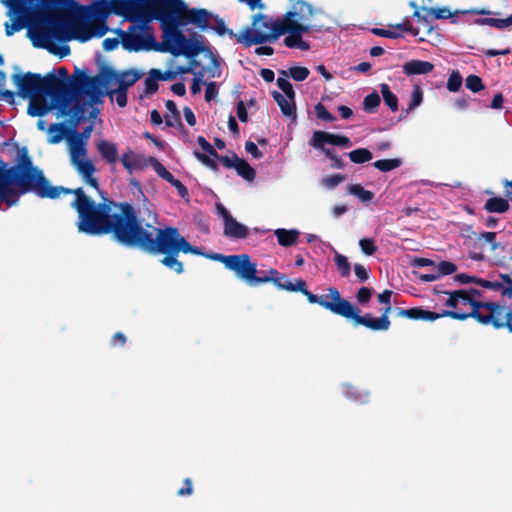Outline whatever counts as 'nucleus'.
Here are the masks:
<instances>
[{
  "instance_id": "1",
  "label": "nucleus",
  "mask_w": 512,
  "mask_h": 512,
  "mask_svg": "<svg viewBox=\"0 0 512 512\" xmlns=\"http://www.w3.org/2000/svg\"><path fill=\"white\" fill-rule=\"evenodd\" d=\"M13 81L19 94L29 98L28 114L33 117L55 111L58 118L68 116L75 122L86 117L95 118L105 96L103 81L97 77L87 79L77 92H68L65 84L53 73L45 76L15 74Z\"/></svg>"
},
{
  "instance_id": "2",
  "label": "nucleus",
  "mask_w": 512,
  "mask_h": 512,
  "mask_svg": "<svg viewBox=\"0 0 512 512\" xmlns=\"http://www.w3.org/2000/svg\"><path fill=\"white\" fill-rule=\"evenodd\" d=\"M78 212L77 227L88 235L112 234L125 247L135 248L142 223L134 207L128 202H115L103 197L96 203L87 194H75Z\"/></svg>"
},
{
  "instance_id": "3",
  "label": "nucleus",
  "mask_w": 512,
  "mask_h": 512,
  "mask_svg": "<svg viewBox=\"0 0 512 512\" xmlns=\"http://www.w3.org/2000/svg\"><path fill=\"white\" fill-rule=\"evenodd\" d=\"M47 23L37 25L31 31L33 43L37 47L54 52L55 45L61 40L79 39L85 42L92 37H102L107 27L101 21H94L80 15L61 17L54 9L51 0H47Z\"/></svg>"
},
{
  "instance_id": "4",
  "label": "nucleus",
  "mask_w": 512,
  "mask_h": 512,
  "mask_svg": "<svg viewBox=\"0 0 512 512\" xmlns=\"http://www.w3.org/2000/svg\"><path fill=\"white\" fill-rule=\"evenodd\" d=\"M142 225L135 248L150 255H164L161 264L177 274L184 272L183 263L178 260L180 252L203 255L200 248L192 246L179 232L177 227L157 228L151 224Z\"/></svg>"
},
{
  "instance_id": "5",
  "label": "nucleus",
  "mask_w": 512,
  "mask_h": 512,
  "mask_svg": "<svg viewBox=\"0 0 512 512\" xmlns=\"http://www.w3.org/2000/svg\"><path fill=\"white\" fill-rule=\"evenodd\" d=\"M318 14H320V11L311 4L296 1L291 10L281 16L286 32L283 44L290 49L309 50L310 43L304 39V36L311 31H318L322 27L315 22Z\"/></svg>"
},
{
  "instance_id": "6",
  "label": "nucleus",
  "mask_w": 512,
  "mask_h": 512,
  "mask_svg": "<svg viewBox=\"0 0 512 512\" xmlns=\"http://www.w3.org/2000/svg\"><path fill=\"white\" fill-rule=\"evenodd\" d=\"M161 51L169 52L174 56L184 55L188 58L201 55L204 60H207V65L203 66L204 71H209L211 77L219 76L216 57L204 47L198 37L187 38L176 28L167 29L164 31Z\"/></svg>"
},
{
  "instance_id": "7",
  "label": "nucleus",
  "mask_w": 512,
  "mask_h": 512,
  "mask_svg": "<svg viewBox=\"0 0 512 512\" xmlns=\"http://www.w3.org/2000/svg\"><path fill=\"white\" fill-rule=\"evenodd\" d=\"M281 36L286 37V32L281 17H272L258 13L252 17L249 26L243 28L235 35L238 43L246 47L264 43H274Z\"/></svg>"
},
{
  "instance_id": "8",
  "label": "nucleus",
  "mask_w": 512,
  "mask_h": 512,
  "mask_svg": "<svg viewBox=\"0 0 512 512\" xmlns=\"http://www.w3.org/2000/svg\"><path fill=\"white\" fill-rule=\"evenodd\" d=\"M48 15L47 0H13L10 7L13 23H6V34L11 36L28 26V33L33 41L31 30L37 25L46 24Z\"/></svg>"
},
{
  "instance_id": "9",
  "label": "nucleus",
  "mask_w": 512,
  "mask_h": 512,
  "mask_svg": "<svg viewBox=\"0 0 512 512\" xmlns=\"http://www.w3.org/2000/svg\"><path fill=\"white\" fill-rule=\"evenodd\" d=\"M93 131V126H89L79 133L72 131L67 139V148L69 152L71 165L82 176L84 182L92 189L98 190V181L93 176L95 166L88 158L87 143Z\"/></svg>"
},
{
  "instance_id": "10",
  "label": "nucleus",
  "mask_w": 512,
  "mask_h": 512,
  "mask_svg": "<svg viewBox=\"0 0 512 512\" xmlns=\"http://www.w3.org/2000/svg\"><path fill=\"white\" fill-rule=\"evenodd\" d=\"M458 295L459 305H469L471 306V311L464 313L456 310H443L441 313H437L438 319L443 317H449L455 320L464 321L468 318H474L481 324H487L490 319L488 317V313L484 314L480 310L486 309L490 312L491 309H494V302H482L470 297L466 290H456Z\"/></svg>"
},
{
  "instance_id": "11",
  "label": "nucleus",
  "mask_w": 512,
  "mask_h": 512,
  "mask_svg": "<svg viewBox=\"0 0 512 512\" xmlns=\"http://www.w3.org/2000/svg\"><path fill=\"white\" fill-rule=\"evenodd\" d=\"M294 292H301L311 304H319L326 310L333 314L341 316L343 308L346 304V299L342 298L340 292L335 287L328 288V294L317 296L307 289V284L303 279L295 280Z\"/></svg>"
},
{
  "instance_id": "12",
  "label": "nucleus",
  "mask_w": 512,
  "mask_h": 512,
  "mask_svg": "<svg viewBox=\"0 0 512 512\" xmlns=\"http://www.w3.org/2000/svg\"><path fill=\"white\" fill-rule=\"evenodd\" d=\"M360 312L361 310L357 306L347 300L341 317L352 320L355 326L362 325L372 331H386L391 326L389 316L381 315L379 318H375L370 313L360 315Z\"/></svg>"
},
{
  "instance_id": "13",
  "label": "nucleus",
  "mask_w": 512,
  "mask_h": 512,
  "mask_svg": "<svg viewBox=\"0 0 512 512\" xmlns=\"http://www.w3.org/2000/svg\"><path fill=\"white\" fill-rule=\"evenodd\" d=\"M151 14L162 21L177 23L183 15L185 3L182 0H145Z\"/></svg>"
},
{
  "instance_id": "14",
  "label": "nucleus",
  "mask_w": 512,
  "mask_h": 512,
  "mask_svg": "<svg viewBox=\"0 0 512 512\" xmlns=\"http://www.w3.org/2000/svg\"><path fill=\"white\" fill-rule=\"evenodd\" d=\"M228 270L251 286L259 285L261 277L257 276V265L248 254H234Z\"/></svg>"
},
{
  "instance_id": "15",
  "label": "nucleus",
  "mask_w": 512,
  "mask_h": 512,
  "mask_svg": "<svg viewBox=\"0 0 512 512\" xmlns=\"http://www.w3.org/2000/svg\"><path fill=\"white\" fill-rule=\"evenodd\" d=\"M152 41L153 37L146 25L132 26L121 35V43L129 51L148 49Z\"/></svg>"
},
{
  "instance_id": "16",
  "label": "nucleus",
  "mask_w": 512,
  "mask_h": 512,
  "mask_svg": "<svg viewBox=\"0 0 512 512\" xmlns=\"http://www.w3.org/2000/svg\"><path fill=\"white\" fill-rule=\"evenodd\" d=\"M310 144L317 149H321L323 153L331 160H333L337 155L333 150L325 148L324 146L326 144L344 148H349L352 146V143L348 137L324 131H315L313 133Z\"/></svg>"
},
{
  "instance_id": "17",
  "label": "nucleus",
  "mask_w": 512,
  "mask_h": 512,
  "mask_svg": "<svg viewBox=\"0 0 512 512\" xmlns=\"http://www.w3.org/2000/svg\"><path fill=\"white\" fill-rule=\"evenodd\" d=\"M494 309L488 312L490 321L486 325H492L495 329L506 328L512 333V309L504 310L503 306L494 302Z\"/></svg>"
},
{
  "instance_id": "18",
  "label": "nucleus",
  "mask_w": 512,
  "mask_h": 512,
  "mask_svg": "<svg viewBox=\"0 0 512 512\" xmlns=\"http://www.w3.org/2000/svg\"><path fill=\"white\" fill-rule=\"evenodd\" d=\"M209 13L204 9H189L185 5L183 15L178 24H195L198 27L204 28L208 25Z\"/></svg>"
},
{
  "instance_id": "19",
  "label": "nucleus",
  "mask_w": 512,
  "mask_h": 512,
  "mask_svg": "<svg viewBox=\"0 0 512 512\" xmlns=\"http://www.w3.org/2000/svg\"><path fill=\"white\" fill-rule=\"evenodd\" d=\"M222 162L225 166L234 168L245 180L251 181L255 177L254 169L245 160L236 155L224 157Z\"/></svg>"
},
{
  "instance_id": "20",
  "label": "nucleus",
  "mask_w": 512,
  "mask_h": 512,
  "mask_svg": "<svg viewBox=\"0 0 512 512\" xmlns=\"http://www.w3.org/2000/svg\"><path fill=\"white\" fill-rule=\"evenodd\" d=\"M397 316L411 320L435 321L438 319L437 313L425 310L421 307H413L410 309H397Z\"/></svg>"
},
{
  "instance_id": "21",
  "label": "nucleus",
  "mask_w": 512,
  "mask_h": 512,
  "mask_svg": "<svg viewBox=\"0 0 512 512\" xmlns=\"http://www.w3.org/2000/svg\"><path fill=\"white\" fill-rule=\"evenodd\" d=\"M66 126L62 123H53L47 128V143L56 145L61 143L63 140L67 142L70 137V133Z\"/></svg>"
},
{
  "instance_id": "22",
  "label": "nucleus",
  "mask_w": 512,
  "mask_h": 512,
  "mask_svg": "<svg viewBox=\"0 0 512 512\" xmlns=\"http://www.w3.org/2000/svg\"><path fill=\"white\" fill-rule=\"evenodd\" d=\"M223 233L226 237L232 239H245L249 235V228L232 217L224 223Z\"/></svg>"
},
{
  "instance_id": "23",
  "label": "nucleus",
  "mask_w": 512,
  "mask_h": 512,
  "mask_svg": "<svg viewBox=\"0 0 512 512\" xmlns=\"http://www.w3.org/2000/svg\"><path fill=\"white\" fill-rule=\"evenodd\" d=\"M404 74L407 76H413V75H425L430 73L434 66L432 63L428 61H422V60H411L408 62H405L402 66Z\"/></svg>"
},
{
  "instance_id": "24",
  "label": "nucleus",
  "mask_w": 512,
  "mask_h": 512,
  "mask_svg": "<svg viewBox=\"0 0 512 512\" xmlns=\"http://www.w3.org/2000/svg\"><path fill=\"white\" fill-rule=\"evenodd\" d=\"M96 147L99 154L106 162L109 164L116 163L118 159V149L116 144L102 139L96 143Z\"/></svg>"
},
{
  "instance_id": "25",
  "label": "nucleus",
  "mask_w": 512,
  "mask_h": 512,
  "mask_svg": "<svg viewBox=\"0 0 512 512\" xmlns=\"http://www.w3.org/2000/svg\"><path fill=\"white\" fill-rule=\"evenodd\" d=\"M141 77V74L136 70H128L119 74H115L111 79L110 83L117 85L119 88L126 89Z\"/></svg>"
},
{
  "instance_id": "26",
  "label": "nucleus",
  "mask_w": 512,
  "mask_h": 512,
  "mask_svg": "<svg viewBox=\"0 0 512 512\" xmlns=\"http://www.w3.org/2000/svg\"><path fill=\"white\" fill-rule=\"evenodd\" d=\"M275 236L277 237L279 245L283 247H290L297 243L299 238V231L296 229H284L279 228L274 231Z\"/></svg>"
},
{
  "instance_id": "27",
  "label": "nucleus",
  "mask_w": 512,
  "mask_h": 512,
  "mask_svg": "<svg viewBox=\"0 0 512 512\" xmlns=\"http://www.w3.org/2000/svg\"><path fill=\"white\" fill-rule=\"evenodd\" d=\"M272 95L285 116L295 117L296 108L294 98H290L289 96L283 95L280 92H273Z\"/></svg>"
},
{
  "instance_id": "28",
  "label": "nucleus",
  "mask_w": 512,
  "mask_h": 512,
  "mask_svg": "<svg viewBox=\"0 0 512 512\" xmlns=\"http://www.w3.org/2000/svg\"><path fill=\"white\" fill-rule=\"evenodd\" d=\"M121 162L124 168L132 173L135 170L141 169L144 166L145 159L143 156L128 151L121 157Z\"/></svg>"
},
{
  "instance_id": "29",
  "label": "nucleus",
  "mask_w": 512,
  "mask_h": 512,
  "mask_svg": "<svg viewBox=\"0 0 512 512\" xmlns=\"http://www.w3.org/2000/svg\"><path fill=\"white\" fill-rule=\"evenodd\" d=\"M484 209L489 213H505L509 209V202L505 198L491 197L486 201Z\"/></svg>"
},
{
  "instance_id": "30",
  "label": "nucleus",
  "mask_w": 512,
  "mask_h": 512,
  "mask_svg": "<svg viewBox=\"0 0 512 512\" xmlns=\"http://www.w3.org/2000/svg\"><path fill=\"white\" fill-rule=\"evenodd\" d=\"M273 283L278 289L294 292L295 282L290 281L285 274L278 276L277 278H266L261 277L260 284L262 283Z\"/></svg>"
},
{
  "instance_id": "31",
  "label": "nucleus",
  "mask_w": 512,
  "mask_h": 512,
  "mask_svg": "<svg viewBox=\"0 0 512 512\" xmlns=\"http://www.w3.org/2000/svg\"><path fill=\"white\" fill-rule=\"evenodd\" d=\"M188 65H178L175 59H171L167 65L174 71L176 76L187 74L192 72L198 65H201V61H197L195 58H190Z\"/></svg>"
},
{
  "instance_id": "32",
  "label": "nucleus",
  "mask_w": 512,
  "mask_h": 512,
  "mask_svg": "<svg viewBox=\"0 0 512 512\" xmlns=\"http://www.w3.org/2000/svg\"><path fill=\"white\" fill-rule=\"evenodd\" d=\"M381 93L384 99V102L389 106L392 111H397L398 109V98L397 96L390 90V87L383 83L380 85Z\"/></svg>"
},
{
  "instance_id": "33",
  "label": "nucleus",
  "mask_w": 512,
  "mask_h": 512,
  "mask_svg": "<svg viewBox=\"0 0 512 512\" xmlns=\"http://www.w3.org/2000/svg\"><path fill=\"white\" fill-rule=\"evenodd\" d=\"M309 70L306 67L302 66H293L288 69V71H283L282 74L285 77H291L295 81H303L309 76Z\"/></svg>"
},
{
  "instance_id": "34",
  "label": "nucleus",
  "mask_w": 512,
  "mask_h": 512,
  "mask_svg": "<svg viewBox=\"0 0 512 512\" xmlns=\"http://www.w3.org/2000/svg\"><path fill=\"white\" fill-rule=\"evenodd\" d=\"M349 158L354 163H365L367 161H370L372 159V153L365 148H359L356 150H353L349 152Z\"/></svg>"
},
{
  "instance_id": "35",
  "label": "nucleus",
  "mask_w": 512,
  "mask_h": 512,
  "mask_svg": "<svg viewBox=\"0 0 512 512\" xmlns=\"http://www.w3.org/2000/svg\"><path fill=\"white\" fill-rule=\"evenodd\" d=\"M124 13L129 17L140 19H146L149 14L147 11L132 2L125 4Z\"/></svg>"
},
{
  "instance_id": "36",
  "label": "nucleus",
  "mask_w": 512,
  "mask_h": 512,
  "mask_svg": "<svg viewBox=\"0 0 512 512\" xmlns=\"http://www.w3.org/2000/svg\"><path fill=\"white\" fill-rule=\"evenodd\" d=\"M334 260L340 275L342 277H348L350 275L351 265L347 257H345L342 254L336 253Z\"/></svg>"
},
{
  "instance_id": "37",
  "label": "nucleus",
  "mask_w": 512,
  "mask_h": 512,
  "mask_svg": "<svg viewBox=\"0 0 512 512\" xmlns=\"http://www.w3.org/2000/svg\"><path fill=\"white\" fill-rule=\"evenodd\" d=\"M345 181V176L336 173L332 175H328L322 179V185L324 188L332 190L335 189L340 183Z\"/></svg>"
},
{
  "instance_id": "38",
  "label": "nucleus",
  "mask_w": 512,
  "mask_h": 512,
  "mask_svg": "<svg viewBox=\"0 0 512 512\" xmlns=\"http://www.w3.org/2000/svg\"><path fill=\"white\" fill-rule=\"evenodd\" d=\"M481 22L483 24H487L489 26L499 28V29L511 27L512 26V14L508 18H505V19L485 18V19L481 20Z\"/></svg>"
},
{
  "instance_id": "39",
  "label": "nucleus",
  "mask_w": 512,
  "mask_h": 512,
  "mask_svg": "<svg viewBox=\"0 0 512 512\" xmlns=\"http://www.w3.org/2000/svg\"><path fill=\"white\" fill-rule=\"evenodd\" d=\"M400 164L399 159H383L374 162L373 165L380 171L387 172L399 167Z\"/></svg>"
},
{
  "instance_id": "40",
  "label": "nucleus",
  "mask_w": 512,
  "mask_h": 512,
  "mask_svg": "<svg viewBox=\"0 0 512 512\" xmlns=\"http://www.w3.org/2000/svg\"><path fill=\"white\" fill-rule=\"evenodd\" d=\"M380 104V97L376 92L367 95L363 101V108L367 112L374 111Z\"/></svg>"
},
{
  "instance_id": "41",
  "label": "nucleus",
  "mask_w": 512,
  "mask_h": 512,
  "mask_svg": "<svg viewBox=\"0 0 512 512\" xmlns=\"http://www.w3.org/2000/svg\"><path fill=\"white\" fill-rule=\"evenodd\" d=\"M457 271V265L450 261H441L437 265V275L441 276L451 275Z\"/></svg>"
},
{
  "instance_id": "42",
  "label": "nucleus",
  "mask_w": 512,
  "mask_h": 512,
  "mask_svg": "<svg viewBox=\"0 0 512 512\" xmlns=\"http://www.w3.org/2000/svg\"><path fill=\"white\" fill-rule=\"evenodd\" d=\"M462 85V76L458 71H453L447 81V89L451 92H457Z\"/></svg>"
},
{
  "instance_id": "43",
  "label": "nucleus",
  "mask_w": 512,
  "mask_h": 512,
  "mask_svg": "<svg viewBox=\"0 0 512 512\" xmlns=\"http://www.w3.org/2000/svg\"><path fill=\"white\" fill-rule=\"evenodd\" d=\"M111 100H116V103L120 107H125L127 104V90L123 88L116 87L114 90H112L110 93Z\"/></svg>"
},
{
  "instance_id": "44",
  "label": "nucleus",
  "mask_w": 512,
  "mask_h": 512,
  "mask_svg": "<svg viewBox=\"0 0 512 512\" xmlns=\"http://www.w3.org/2000/svg\"><path fill=\"white\" fill-rule=\"evenodd\" d=\"M21 194H0V209H7L15 205Z\"/></svg>"
},
{
  "instance_id": "45",
  "label": "nucleus",
  "mask_w": 512,
  "mask_h": 512,
  "mask_svg": "<svg viewBox=\"0 0 512 512\" xmlns=\"http://www.w3.org/2000/svg\"><path fill=\"white\" fill-rule=\"evenodd\" d=\"M466 87L472 92H479L484 89L481 78L476 75H469L466 78Z\"/></svg>"
},
{
  "instance_id": "46",
  "label": "nucleus",
  "mask_w": 512,
  "mask_h": 512,
  "mask_svg": "<svg viewBox=\"0 0 512 512\" xmlns=\"http://www.w3.org/2000/svg\"><path fill=\"white\" fill-rule=\"evenodd\" d=\"M150 161L152 162L153 167L159 176L168 182L174 181L173 175L161 163L153 158H151Z\"/></svg>"
},
{
  "instance_id": "47",
  "label": "nucleus",
  "mask_w": 512,
  "mask_h": 512,
  "mask_svg": "<svg viewBox=\"0 0 512 512\" xmlns=\"http://www.w3.org/2000/svg\"><path fill=\"white\" fill-rule=\"evenodd\" d=\"M359 246H360L362 252L368 256L373 255L377 250V247H376L374 241L370 238H362L359 241Z\"/></svg>"
},
{
  "instance_id": "48",
  "label": "nucleus",
  "mask_w": 512,
  "mask_h": 512,
  "mask_svg": "<svg viewBox=\"0 0 512 512\" xmlns=\"http://www.w3.org/2000/svg\"><path fill=\"white\" fill-rule=\"evenodd\" d=\"M372 294L373 290L371 288L361 287L356 294L357 302L360 305H366L371 300Z\"/></svg>"
},
{
  "instance_id": "49",
  "label": "nucleus",
  "mask_w": 512,
  "mask_h": 512,
  "mask_svg": "<svg viewBox=\"0 0 512 512\" xmlns=\"http://www.w3.org/2000/svg\"><path fill=\"white\" fill-rule=\"evenodd\" d=\"M477 285H479V286H481L483 288H486V289H490V290H493V291L500 292L502 294V289H503V283L502 282L489 281V280H486V279L478 278Z\"/></svg>"
},
{
  "instance_id": "50",
  "label": "nucleus",
  "mask_w": 512,
  "mask_h": 512,
  "mask_svg": "<svg viewBox=\"0 0 512 512\" xmlns=\"http://www.w3.org/2000/svg\"><path fill=\"white\" fill-rule=\"evenodd\" d=\"M479 240H485L491 245V250L495 251L498 248H502V245L496 242V233L495 232H482L479 237Z\"/></svg>"
},
{
  "instance_id": "51",
  "label": "nucleus",
  "mask_w": 512,
  "mask_h": 512,
  "mask_svg": "<svg viewBox=\"0 0 512 512\" xmlns=\"http://www.w3.org/2000/svg\"><path fill=\"white\" fill-rule=\"evenodd\" d=\"M205 62H207V60H205ZM205 65H207V63L201 64L202 72H199L193 79V82L191 85V92L194 95L201 92V85H202L204 73H206V72L210 73L209 71H204L203 66H205Z\"/></svg>"
},
{
  "instance_id": "52",
  "label": "nucleus",
  "mask_w": 512,
  "mask_h": 512,
  "mask_svg": "<svg viewBox=\"0 0 512 512\" xmlns=\"http://www.w3.org/2000/svg\"><path fill=\"white\" fill-rule=\"evenodd\" d=\"M277 85L284 93L283 95H287L290 98L295 97V92L293 90L292 84L286 78L279 77L277 79Z\"/></svg>"
},
{
  "instance_id": "53",
  "label": "nucleus",
  "mask_w": 512,
  "mask_h": 512,
  "mask_svg": "<svg viewBox=\"0 0 512 512\" xmlns=\"http://www.w3.org/2000/svg\"><path fill=\"white\" fill-rule=\"evenodd\" d=\"M423 99V93L420 87L416 86L412 92L411 100L408 105V110H413L418 107Z\"/></svg>"
},
{
  "instance_id": "54",
  "label": "nucleus",
  "mask_w": 512,
  "mask_h": 512,
  "mask_svg": "<svg viewBox=\"0 0 512 512\" xmlns=\"http://www.w3.org/2000/svg\"><path fill=\"white\" fill-rule=\"evenodd\" d=\"M315 113L319 119L324 121L332 122L336 119L335 116L328 112L324 105H322L321 103H318L315 106Z\"/></svg>"
},
{
  "instance_id": "55",
  "label": "nucleus",
  "mask_w": 512,
  "mask_h": 512,
  "mask_svg": "<svg viewBox=\"0 0 512 512\" xmlns=\"http://www.w3.org/2000/svg\"><path fill=\"white\" fill-rule=\"evenodd\" d=\"M157 81L159 80L156 78V75H153V69H151L148 78L145 80L146 92L148 94H153L157 91Z\"/></svg>"
},
{
  "instance_id": "56",
  "label": "nucleus",
  "mask_w": 512,
  "mask_h": 512,
  "mask_svg": "<svg viewBox=\"0 0 512 512\" xmlns=\"http://www.w3.org/2000/svg\"><path fill=\"white\" fill-rule=\"evenodd\" d=\"M153 75H156V78H158V80H163V81H172L177 78L174 71L171 70L169 67L164 72H162L159 69H153Z\"/></svg>"
},
{
  "instance_id": "57",
  "label": "nucleus",
  "mask_w": 512,
  "mask_h": 512,
  "mask_svg": "<svg viewBox=\"0 0 512 512\" xmlns=\"http://www.w3.org/2000/svg\"><path fill=\"white\" fill-rule=\"evenodd\" d=\"M503 280L502 296L512 297V278L508 274H500Z\"/></svg>"
},
{
  "instance_id": "58",
  "label": "nucleus",
  "mask_w": 512,
  "mask_h": 512,
  "mask_svg": "<svg viewBox=\"0 0 512 512\" xmlns=\"http://www.w3.org/2000/svg\"><path fill=\"white\" fill-rule=\"evenodd\" d=\"M207 258L211 259V260H215V261H219L221 262L225 268H229L230 266V263L233 259V255H223V254H220V253H212L210 255H207L206 256Z\"/></svg>"
},
{
  "instance_id": "59",
  "label": "nucleus",
  "mask_w": 512,
  "mask_h": 512,
  "mask_svg": "<svg viewBox=\"0 0 512 512\" xmlns=\"http://www.w3.org/2000/svg\"><path fill=\"white\" fill-rule=\"evenodd\" d=\"M443 293L447 294L449 297L448 299L446 300L445 302V305L452 308V310H456L458 311V306H459V302H458V295H457V291H451V292H448V291H443Z\"/></svg>"
},
{
  "instance_id": "60",
  "label": "nucleus",
  "mask_w": 512,
  "mask_h": 512,
  "mask_svg": "<svg viewBox=\"0 0 512 512\" xmlns=\"http://www.w3.org/2000/svg\"><path fill=\"white\" fill-rule=\"evenodd\" d=\"M193 493V484L190 478H185L183 487L177 491L178 496H190Z\"/></svg>"
},
{
  "instance_id": "61",
  "label": "nucleus",
  "mask_w": 512,
  "mask_h": 512,
  "mask_svg": "<svg viewBox=\"0 0 512 512\" xmlns=\"http://www.w3.org/2000/svg\"><path fill=\"white\" fill-rule=\"evenodd\" d=\"M354 272L360 282H365L369 278L368 270L361 264L354 265Z\"/></svg>"
},
{
  "instance_id": "62",
  "label": "nucleus",
  "mask_w": 512,
  "mask_h": 512,
  "mask_svg": "<svg viewBox=\"0 0 512 512\" xmlns=\"http://www.w3.org/2000/svg\"><path fill=\"white\" fill-rule=\"evenodd\" d=\"M197 142L200 145V147L206 153H208V154H210L212 156H216L217 155V153H216L215 149L213 148V146L203 136H199L198 139H197Z\"/></svg>"
},
{
  "instance_id": "63",
  "label": "nucleus",
  "mask_w": 512,
  "mask_h": 512,
  "mask_svg": "<svg viewBox=\"0 0 512 512\" xmlns=\"http://www.w3.org/2000/svg\"><path fill=\"white\" fill-rule=\"evenodd\" d=\"M119 43L118 38H106L103 40L102 46L105 51H113L119 46Z\"/></svg>"
},
{
  "instance_id": "64",
  "label": "nucleus",
  "mask_w": 512,
  "mask_h": 512,
  "mask_svg": "<svg viewBox=\"0 0 512 512\" xmlns=\"http://www.w3.org/2000/svg\"><path fill=\"white\" fill-rule=\"evenodd\" d=\"M218 93L217 85L215 82H210L206 86L205 90V99L206 101H211Z\"/></svg>"
}]
</instances>
